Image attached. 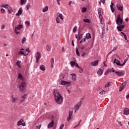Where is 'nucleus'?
Returning <instances> with one entry per match:
<instances>
[{
    "label": "nucleus",
    "instance_id": "1",
    "mask_svg": "<svg viewBox=\"0 0 129 129\" xmlns=\"http://www.w3.org/2000/svg\"><path fill=\"white\" fill-rule=\"evenodd\" d=\"M116 24L118 25L117 26V29L119 32H121L124 29V25H121L122 24V19L120 17V15L118 14L117 15V18L116 21Z\"/></svg>",
    "mask_w": 129,
    "mask_h": 129
},
{
    "label": "nucleus",
    "instance_id": "2",
    "mask_svg": "<svg viewBox=\"0 0 129 129\" xmlns=\"http://www.w3.org/2000/svg\"><path fill=\"white\" fill-rule=\"evenodd\" d=\"M27 88V83L24 81L22 82L19 85V89L21 92L25 93L26 92V89Z\"/></svg>",
    "mask_w": 129,
    "mask_h": 129
},
{
    "label": "nucleus",
    "instance_id": "3",
    "mask_svg": "<svg viewBox=\"0 0 129 129\" xmlns=\"http://www.w3.org/2000/svg\"><path fill=\"white\" fill-rule=\"evenodd\" d=\"M54 99L58 104H61L63 102V97H62V96L60 94L54 96Z\"/></svg>",
    "mask_w": 129,
    "mask_h": 129
},
{
    "label": "nucleus",
    "instance_id": "4",
    "mask_svg": "<svg viewBox=\"0 0 129 129\" xmlns=\"http://www.w3.org/2000/svg\"><path fill=\"white\" fill-rule=\"evenodd\" d=\"M42 55L40 53V52L37 51L35 55V59L36 63H39V60L41 59Z\"/></svg>",
    "mask_w": 129,
    "mask_h": 129
},
{
    "label": "nucleus",
    "instance_id": "5",
    "mask_svg": "<svg viewBox=\"0 0 129 129\" xmlns=\"http://www.w3.org/2000/svg\"><path fill=\"white\" fill-rule=\"evenodd\" d=\"M24 119H21L19 121L17 122V125L18 126H20V125H22V126H26V122H23Z\"/></svg>",
    "mask_w": 129,
    "mask_h": 129
},
{
    "label": "nucleus",
    "instance_id": "6",
    "mask_svg": "<svg viewBox=\"0 0 129 129\" xmlns=\"http://www.w3.org/2000/svg\"><path fill=\"white\" fill-rule=\"evenodd\" d=\"M82 104V101H80L79 103H78L75 106V112H76V110H79V108L80 107V106H81Z\"/></svg>",
    "mask_w": 129,
    "mask_h": 129
},
{
    "label": "nucleus",
    "instance_id": "7",
    "mask_svg": "<svg viewBox=\"0 0 129 129\" xmlns=\"http://www.w3.org/2000/svg\"><path fill=\"white\" fill-rule=\"evenodd\" d=\"M126 85V83L125 82L122 83L121 85L119 86V91L120 92H121V91H122V90L124 89V87H125Z\"/></svg>",
    "mask_w": 129,
    "mask_h": 129
},
{
    "label": "nucleus",
    "instance_id": "8",
    "mask_svg": "<svg viewBox=\"0 0 129 129\" xmlns=\"http://www.w3.org/2000/svg\"><path fill=\"white\" fill-rule=\"evenodd\" d=\"M11 98L12 103H15V102H17V101H19V98L15 97L14 95H12Z\"/></svg>",
    "mask_w": 129,
    "mask_h": 129
},
{
    "label": "nucleus",
    "instance_id": "9",
    "mask_svg": "<svg viewBox=\"0 0 129 129\" xmlns=\"http://www.w3.org/2000/svg\"><path fill=\"white\" fill-rule=\"evenodd\" d=\"M115 74L117 75V76H123L124 75V72H115Z\"/></svg>",
    "mask_w": 129,
    "mask_h": 129
},
{
    "label": "nucleus",
    "instance_id": "10",
    "mask_svg": "<svg viewBox=\"0 0 129 129\" xmlns=\"http://www.w3.org/2000/svg\"><path fill=\"white\" fill-rule=\"evenodd\" d=\"M123 114L125 115H128L129 114V109L128 108H124L123 109Z\"/></svg>",
    "mask_w": 129,
    "mask_h": 129
},
{
    "label": "nucleus",
    "instance_id": "11",
    "mask_svg": "<svg viewBox=\"0 0 129 129\" xmlns=\"http://www.w3.org/2000/svg\"><path fill=\"white\" fill-rule=\"evenodd\" d=\"M98 62H99V60H95L94 61L91 62V65L94 67L97 66L98 65Z\"/></svg>",
    "mask_w": 129,
    "mask_h": 129
},
{
    "label": "nucleus",
    "instance_id": "12",
    "mask_svg": "<svg viewBox=\"0 0 129 129\" xmlns=\"http://www.w3.org/2000/svg\"><path fill=\"white\" fill-rule=\"evenodd\" d=\"M97 74L99 75L100 76H101L102 74H103V69L102 68H100L99 70L97 72Z\"/></svg>",
    "mask_w": 129,
    "mask_h": 129
},
{
    "label": "nucleus",
    "instance_id": "13",
    "mask_svg": "<svg viewBox=\"0 0 129 129\" xmlns=\"http://www.w3.org/2000/svg\"><path fill=\"white\" fill-rule=\"evenodd\" d=\"M113 63H115V64H116L117 66H122L121 64H120V61L118 59H116V58H115L114 60Z\"/></svg>",
    "mask_w": 129,
    "mask_h": 129
},
{
    "label": "nucleus",
    "instance_id": "14",
    "mask_svg": "<svg viewBox=\"0 0 129 129\" xmlns=\"http://www.w3.org/2000/svg\"><path fill=\"white\" fill-rule=\"evenodd\" d=\"M22 13H23V8L21 7L18 10V13L16 14V16H21V15H22Z\"/></svg>",
    "mask_w": 129,
    "mask_h": 129
},
{
    "label": "nucleus",
    "instance_id": "15",
    "mask_svg": "<svg viewBox=\"0 0 129 129\" xmlns=\"http://www.w3.org/2000/svg\"><path fill=\"white\" fill-rule=\"evenodd\" d=\"M72 113H73V112L72 111H69V116L67 117V120L68 121H69V120H70L71 119V117L72 116Z\"/></svg>",
    "mask_w": 129,
    "mask_h": 129
},
{
    "label": "nucleus",
    "instance_id": "16",
    "mask_svg": "<svg viewBox=\"0 0 129 129\" xmlns=\"http://www.w3.org/2000/svg\"><path fill=\"white\" fill-rule=\"evenodd\" d=\"M53 125H54V121L53 120L51 121V122H50L48 124L47 127H48V128H51V127H53Z\"/></svg>",
    "mask_w": 129,
    "mask_h": 129
},
{
    "label": "nucleus",
    "instance_id": "17",
    "mask_svg": "<svg viewBox=\"0 0 129 129\" xmlns=\"http://www.w3.org/2000/svg\"><path fill=\"white\" fill-rule=\"evenodd\" d=\"M116 7L119 11H122V10H123V7L121 6V5L119 4L116 5Z\"/></svg>",
    "mask_w": 129,
    "mask_h": 129
},
{
    "label": "nucleus",
    "instance_id": "18",
    "mask_svg": "<svg viewBox=\"0 0 129 129\" xmlns=\"http://www.w3.org/2000/svg\"><path fill=\"white\" fill-rule=\"evenodd\" d=\"M18 78L19 79H21V80H22L23 81L25 80V78H24V77H23L21 73H19Z\"/></svg>",
    "mask_w": 129,
    "mask_h": 129
},
{
    "label": "nucleus",
    "instance_id": "19",
    "mask_svg": "<svg viewBox=\"0 0 129 129\" xmlns=\"http://www.w3.org/2000/svg\"><path fill=\"white\" fill-rule=\"evenodd\" d=\"M60 94H59V93H58V90L57 89H54L53 91V95L54 96H57V95H59Z\"/></svg>",
    "mask_w": 129,
    "mask_h": 129
},
{
    "label": "nucleus",
    "instance_id": "20",
    "mask_svg": "<svg viewBox=\"0 0 129 129\" xmlns=\"http://www.w3.org/2000/svg\"><path fill=\"white\" fill-rule=\"evenodd\" d=\"M102 10V9L101 8H99L97 10L98 15H99V17H100V18H102V15H101Z\"/></svg>",
    "mask_w": 129,
    "mask_h": 129
},
{
    "label": "nucleus",
    "instance_id": "21",
    "mask_svg": "<svg viewBox=\"0 0 129 129\" xmlns=\"http://www.w3.org/2000/svg\"><path fill=\"white\" fill-rule=\"evenodd\" d=\"M72 80L76 81V75L75 74H71Z\"/></svg>",
    "mask_w": 129,
    "mask_h": 129
},
{
    "label": "nucleus",
    "instance_id": "22",
    "mask_svg": "<svg viewBox=\"0 0 129 129\" xmlns=\"http://www.w3.org/2000/svg\"><path fill=\"white\" fill-rule=\"evenodd\" d=\"M21 29H23V25L22 24H20L19 25H18V27L16 26L15 27V29L14 30H20Z\"/></svg>",
    "mask_w": 129,
    "mask_h": 129
},
{
    "label": "nucleus",
    "instance_id": "23",
    "mask_svg": "<svg viewBox=\"0 0 129 129\" xmlns=\"http://www.w3.org/2000/svg\"><path fill=\"white\" fill-rule=\"evenodd\" d=\"M59 84L60 85H66V81H65L63 80H61V81H59Z\"/></svg>",
    "mask_w": 129,
    "mask_h": 129
},
{
    "label": "nucleus",
    "instance_id": "24",
    "mask_svg": "<svg viewBox=\"0 0 129 129\" xmlns=\"http://www.w3.org/2000/svg\"><path fill=\"white\" fill-rule=\"evenodd\" d=\"M112 85V82H108L105 85V87H106V88L109 87V86H110Z\"/></svg>",
    "mask_w": 129,
    "mask_h": 129
},
{
    "label": "nucleus",
    "instance_id": "25",
    "mask_svg": "<svg viewBox=\"0 0 129 129\" xmlns=\"http://www.w3.org/2000/svg\"><path fill=\"white\" fill-rule=\"evenodd\" d=\"M8 11L9 15L12 14V13L14 12V11L13 10V9H12V8L11 7H9L8 8Z\"/></svg>",
    "mask_w": 129,
    "mask_h": 129
},
{
    "label": "nucleus",
    "instance_id": "26",
    "mask_svg": "<svg viewBox=\"0 0 129 129\" xmlns=\"http://www.w3.org/2000/svg\"><path fill=\"white\" fill-rule=\"evenodd\" d=\"M86 39H91V34L90 33H87L86 35Z\"/></svg>",
    "mask_w": 129,
    "mask_h": 129
},
{
    "label": "nucleus",
    "instance_id": "27",
    "mask_svg": "<svg viewBox=\"0 0 129 129\" xmlns=\"http://www.w3.org/2000/svg\"><path fill=\"white\" fill-rule=\"evenodd\" d=\"M32 8V6L31 5V3H28L26 6L27 10H29V9H31Z\"/></svg>",
    "mask_w": 129,
    "mask_h": 129
},
{
    "label": "nucleus",
    "instance_id": "28",
    "mask_svg": "<svg viewBox=\"0 0 129 129\" xmlns=\"http://www.w3.org/2000/svg\"><path fill=\"white\" fill-rule=\"evenodd\" d=\"M66 85H67V87H70V86H71V81H70V82L66 81Z\"/></svg>",
    "mask_w": 129,
    "mask_h": 129
},
{
    "label": "nucleus",
    "instance_id": "29",
    "mask_svg": "<svg viewBox=\"0 0 129 129\" xmlns=\"http://www.w3.org/2000/svg\"><path fill=\"white\" fill-rule=\"evenodd\" d=\"M48 10H49V7L48 6H46L42 10V12L43 13H45V12H47V11H48Z\"/></svg>",
    "mask_w": 129,
    "mask_h": 129
},
{
    "label": "nucleus",
    "instance_id": "30",
    "mask_svg": "<svg viewBox=\"0 0 129 129\" xmlns=\"http://www.w3.org/2000/svg\"><path fill=\"white\" fill-rule=\"evenodd\" d=\"M40 70H42V71H45L46 70V69H45V67L43 65H41L39 67Z\"/></svg>",
    "mask_w": 129,
    "mask_h": 129
},
{
    "label": "nucleus",
    "instance_id": "31",
    "mask_svg": "<svg viewBox=\"0 0 129 129\" xmlns=\"http://www.w3.org/2000/svg\"><path fill=\"white\" fill-rule=\"evenodd\" d=\"M83 22L84 23H88V24H90V20L88 19H85L83 20Z\"/></svg>",
    "mask_w": 129,
    "mask_h": 129
},
{
    "label": "nucleus",
    "instance_id": "32",
    "mask_svg": "<svg viewBox=\"0 0 129 129\" xmlns=\"http://www.w3.org/2000/svg\"><path fill=\"white\" fill-rule=\"evenodd\" d=\"M120 33L122 34V35H123V36H124V38L125 41H127V38L126 37V35L125 33H123V32H121Z\"/></svg>",
    "mask_w": 129,
    "mask_h": 129
},
{
    "label": "nucleus",
    "instance_id": "33",
    "mask_svg": "<svg viewBox=\"0 0 129 129\" xmlns=\"http://www.w3.org/2000/svg\"><path fill=\"white\" fill-rule=\"evenodd\" d=\"M28 96V95L27 94H24L22 96V99H24L26 100V99H27V96Z\"/></svg>",
    "mask_w": 129,
    "mask_h": 129
},
{
    "label": "nucleus",
    "instance_id": "34",
    "mask_svg": "<svg viewBox=\"0 0 129 129\" xmlns=\"http://www.w3.org/2000/svg\"><path fill=\"white\" fill-rule=\"evenodd\" d=\"M105 34V30L103 29L102 34L101 35V38H103V36H104Z\"/></svg>",
    "mask_w": 129,
    "mask_h": 129
},
{
    "label": "nucleus",
    "instance_id": "35",
    "mask_svg": "<svg viewBox=\"0 0 129 129\" xmlns=\"http://www.w3.org/2000/svg\"><path fill=\"white\" fill-rule=\"evenodd\" d=\"M25 2H27V0H21L20 1L21 6H23L24 4H25Z\"/></svg>",
    "mask_w": 129,
    "mask_h": 129
},
{
    "label": "nucleus",
    "instance_id": "36",
    "mask_svg": "<svg viewBox=\"0 0 129 129\" xmlns=\"http://www.w3.org/2000/svg\"><path fill=\"white\" fill-rule=\"evenodd\" d=\"M108 71L109 72V73H110L111 72H115V71L113 69V68H112L111 69L108 70Z\"/></svg>",
    "mask_w": 129,
    "mask_h": 129
},
{
    "label": "nucleus",
    "instance_id": "37",
    "mask_svg": "<svg viewBox=\"0 0 129 129\" xmlns=\"http://www.w3.org/2000/svg\"><path fill=\"white\" fill-rule=\"evenodd\" d=\"M106 92H107V91L103 90L101 92H99V94L102 95L103 94H105Z\"/></svg>",
    "mask_w": 129,
    "mask_h": 129
},
{
    "label": "nucleus",
    "instance_id": "38",
    "mask_svg": "<svg viewBox=\"0 0 129 129\" xmlns=\"http://www.w3.org/2000/svg\"><path fill=\"white\" fill-rule=\"evenodd\" d=\"M75 63H76L75 61H71L70 62L71 66H72V67H74L75 65Z\"/></svg>",
    "mask_w": 129,
    "mask_h": 129
},
{
    "label": "nucleus",
    "instance_id": "39",
    "mask_svg": "<svg viewBox=\"0 0 129 129\" xmlns=\"http://www.w3.org/2000/svg\"><path fill=\"white\" fill-rule=\"evenodd\" d=\"M76 53L77 56H80V53H79V51L78 50V48H76Z\"/></svg>",
    "mask_w": 129,
    "mask_h": 129
},
{
    "label": "nucleus",
    "instance_id": "40",
    "mask_svg": "<svg viewBox=\"0 0 129 129\" xmlns=\"http://www.w3.org/2000/svg\"><path fill=\"white\" fill-rule=\"evenodd\" d=\"M26 41H27V39L25 38V37H23L21 42L22 44H25V43H26Z\"/></svg>",
    "mask_w": 129,
    "mask_h": 129
},
{
    "label": "nucleus",
    "instance_id": "41",
    "mask_svg": "<svg viewBox=\"0 0 129 129\" xmlns=\"http://www.w3.org/2000/svg\"><path fill=\"white\" fill-rule=\"evenodd\" d=\"M99 19L101 25H103V22H102L103 21V17L102 16V17H99Z\"/></svg>",
    "mask_w": 129,
    "mask_h": 129
},
{
    "label": "nucleus",
    "instance_id": "42",
    "mask_svg": "<svg viewBox=\"0 0 129 129\" xmlns=\"http://www.w3.org/2000/svg\"><path fill=\"white\" fill-rule=\"evenodd\" d=\"M80 32H79L78 35H79V38H78V40L79 41L81 40V38H82V34H79Z\"/></svg>",
    "mask_w": 129,
    "mask_h": 129
},
{
    "label": "nucleus",
    "instance_id": "43",
    "mask_svg": "<svg viewBox=\"0 0 129 129\" xmlns=\"http://www.w3.org/2000/svg\"><path fill=\"white\" fill-rule=\"evenodd\" d=\"M21 63V61H20V60H18L17 61V62H16V65L17 66H18V67L19 68H21V66L20 65V63Z\"/></svg>",
    "mask_w": 129,
    "mask_h": 129
},
{
    "label": "nucleus",
    "instance_id": "44",
    "mask_svg": "<svg viewBox=\"0 0 129 129\" xmlns=\"http://www.w3.org/2000/svg\"><path fill=\"white\" fill-rule=\"evenodd\" d=\"M56 22L57 24H60V19L59 18V17H56Z\"/></svg>",
    "mask_w": 129,
    "mask_h": 129
},
{
    "label": "nucleus",
    "instance_id": "45",
    "mask_svg": "<svg viewBox=\"0 0 129 129\" xmlns=\"http://www.w3.org/2000/svg\"><path fill=\"white\" fill-rule=\"evenodd\" d=\"M78 68L79 69V72H80V73H82L83 72V69H82V68L80 67V68Z\"/></svg>",
    "mask_w": 129,
    "mask_h": 129
},
{
    "label": "nucleus",
    "instance_id": "46",
    "mask_svg": "<svg viewBox=\"0 0 129 129\" xmlns=\"http://www.w3.org/2000/svg\"><path fill=\"white\" fill-rule=\"evenodd\" d=\"M1 7H2V8H5V9H9V4H6L4 6H2Z\"/></svg>",
    "mask_w": 129,
    "mask_h": 129
},
{
    "label": "nucleus",
    "instance_id": "47",
    "mask_svg": "<svg viewBox=\"0 0 129 129\" xmlns=\"http://www.w3.org/2000/svg\"><path fill=\"white\" fill-rule=\"evenodd\" d=\"M41 126H42V124H38L36 126L35 129H40Z\"/></svg>",
    "mask_w": 129,
    "mask_h": 129
},
{
    "label": "nucleus",
    "instance_id": "48",
    "mask_svg": "<svg viewBox=\"0 0 129 129\" xmlns=\"http://www.w3.org/2000/svg\"><path fill=\"white\" fill-rule=\"evenodd\" d=\"M77 31V26H75L74 28L73 29V32L74 33H76Z\"/></svg>",
    "mask_w": 129,
    "mask_h": 129
},
{
    "label": "nucleus",
    "instance_id": "49",
    "mask_svg": "<svg viewBox=\"0 0 129 129\" xmlns=\"http://www.w3.org/2000/svg\"><path fill=\"white\" fill-rule=\"evenodd\" d=\"M19 55H25V52L22 50L19 51Z\"/></svg>",
    "mask_w": 129,
    "mask_h": 129
},
{
    "label": "nucleus",
    "instance_id": "50",
    "mask_svg": "<svg viewBox=\"0 0 129 129\" xmlns=\"http://www.w3.org/2000/svg\"><path fill=\"white\" fill-rule=\"evenodd\" d=\"M110 9L112 13H114L115 11V9H114V8H113V7H110Z\"/></svg>",
    "mask_w": 129,
    "mask_h": 129
},
{
    "label": "nucleus",
    "instance_id": "51",
    "mask_svg": "<svg viewBox=\"0 0 129 129\" xmlns=\"http://www.w3.org/2000/svg\"><path fill=\"white\" fill-rule=\"evenodd\" d=\"M85 38H83L82 40L80 42V44H83V43H85Z\"/></svg>",
    "mask_w": 129,
    "mask_h": 129
},
{
    "label": "nucleus",
    "instance_id": "52",
    "mask_svg": "<svg viewBox=\"0 0 129 129\" xmlns=\"http://www.w3.org/2000/svg\"><path fill=\"white\" fill-rule=\"evenodd\" d=\"M86 11H87L86 8L84 7L82 8V13H85V12H86Z\"/></svg>",
    "mask_w": 129,
    "mask_h": 129
},
{
    "label": "nucleus",
    "instance_id": "53",
    "mask_svg": "<svg viewBox=\"0 0 129 129\" xmlns=\"http://www.w3.org/2000/svg\"><path fill=\"white\" fill-rule=\"evenodd\" d=\"M65 78V75H64V74H61V80H64V79Z\"/></svg>",
    "mask_w": 129,
    "mask_h": 129
},
{
    "label": "nucleus",
    "instance_id": "54",
    "mask_svg": "<svg viewBox=\"0 0 129 129\" xmlns=\"http://www.w3.org/2000/svg\"><path fill=\"white\" fill-rule=\"evenodd\" d=\"M51 64H54V58H51L50 59Z\"/></svg>",
    "mask_w": 129,
    "mask_h": 129
},
{
    "label": "nucleus",
    "instance_id": "55",
    "mask_svg": "<svg viewBox=\"0 0 129 129\" xmlns=\"http://www.w3.org/2000/svg\"><path fill=\"white\" fill-rule=\"evenodd\" d=\"M58 17H59V18H60V20H63L62 14H59V15H58Z\"/></svg>",
    "mask_w": 129,
    "mask_h": 129
},
{
    "label": "nucleus",
    "instance_id": "56",
    "mask_svg": "<svg viewBox=\"0 0 129 129\" xmlns=\"http://www.w3.org/2000/svg\"><path fill=\"white\" fill-rule=\"evenodd\" d=\"M50 48H51L50 46L47 45L46 49L47 51H50Z\"/></svg>",
    "mask_w": 129,
    "mask_h": 129
},
{
    "label": "nucleus",
    "instance_id": "57",
    "mask_svg": "<svg viewBox=\"0 0 129 129\" xmlns=\"http://www.w3.org/2000/svg\"><path fill=\"white\" fill-rule=\"evenodd\" d=\"M75 66H76V67H77V68H80V67L79 66V65H78V63L77 62H75Z\"/></svg>",
    "mask_w": 129,
    "mask_h": 129
},
{
    "label": "nucleus",
    "instance_id": "58",
    "mask_svg": "<svg viewBox=\"0 0 129 129\" xmlns=\"http://www.w3.org/2000/svg\"><path fill=\"white\" fill-rule=\"evenodd\" d=\"M14 32L16 33V35H19V34H20V32H18V30L16 29H14Z\"/></svg>",
    "mask_w": 129,
    "mask_h": 129
},
{
    "label": "nucleus",
    "instance_id": "59",
    "mask_svg": "<svg viewBox=\"0 0 129 129\" xmlns=\"http://www.w3.org/2000/svg\"><path fill=\"white\" fill-rule=\"evenodd\" d=\"M5 12L6 10H5L3 8L1 9V13H2V14H5Z\"/></svg>",
    "mask_w": 129,
    "mask_h": 129
},
{
    "label": "nucleus",
    "instance_id": "60",
    "mask_svg": "<svg viewBox=\"0 0 129 129\" xmlns=\"http://www.w3.org/2000/svg\"><path fill=\"white\" fill-rule=\"evenodd\" d=\"M64 128V124H62L60 126H59V129H63Z\"/></svg>",
    "mask_w": 129,
    "mask_h": 129
},
{
    "label": "nucleus",
    "instance_id": "61",
    "mask_svg": "<svg viewBox=\"0 0 129 129\" xmlns=\"http://www.w3.org/2000/svg\"><path fill=\"white\" fill-rule=\"evenodd\" d=\"M25 99H21L20 101V104H22V103H23V102H24V101H25Z\"/></svg>",
    "mask_w": 129,
    "mask_h": 129
},
{
    "label": "nucleus",
    "instance_id": "62",
    "mask_svg": "<svg viewBox=\"0 0 129 129\" xmlns=\"http://www.w3.org/2000/svg\"><path fill=\"white\" fill-rule=\"evenodd\" d=\"M126 61H127V60L124 59L123 63L121 64L122 66H123V65H124L125 64V63H126Z\"/></svg>",
    "mask_w": 129,
    "mask_h": 129
},
{
    "label": "nucleus",
    "instance_id": "63",
    "mask_svg": "<svg viewBox=\"0 0 129 129\" xmlns=\"http://www.w3.org/2000/svg\"><path fill=\"white\" fill-rule=\"evenodd\" d=\"M86 55V52H83V53L81 54L82 57H84Z\"/></svg>",
    "mask_w": 129,
    "mask_h": 129
},
{
    "label": "nucleus",
    "instance_id": "64",
    "mask_svg": "<svg viewBox=\"0 0 129 129\" xmlns=\"http://www.w3.org/2000/svg\"><path fill=\"white\" fill-rule=\"evenodd\" d=\"M25 24H26V25H27V26H30V22H28V21H26V22H25Z\"/></svg>",
    "mask_w": 129,
    "mask_h": 129
}]
</instances>
